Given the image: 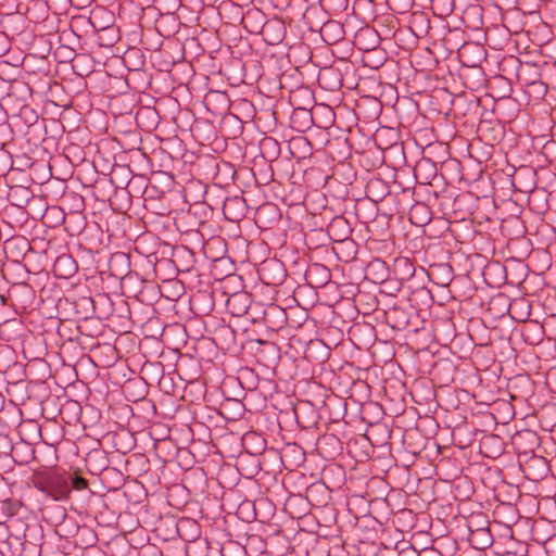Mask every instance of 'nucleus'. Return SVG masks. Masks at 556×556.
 I'll use <instances>...</instances> for the list:
<instances>
[{"label": "nucleus", "mask_w": 556, "mask_h": 556, "mask_svg": "<svg viewBox=\"0 0 556 556\" xmlns=\"http://www.w3.org/2000/svg\"><path fill=\"white\" fill-rule=\"evenodd\" d=\"M330 26H333V27H340V26H339V25H337V24H328V25H326V27H330Z\"/></svg>", "instance_id": "obj_5"}, {"label": "nucleus", "mask_w": 556, "mask_h": 556, "mask_svg": "<svg viewBox=\"0 0 556 556\" xmlns=\"http://www.w3.org/2000/svg\"><path fill=\"white\" fill-rule=\"evenodd\" d=\"M340 226H346V220L341 217H336V218H333V220L330 225V229L334 230L337 227H340Z\"/></svg>", "instance_id": "obj_4"}, {"label": "nucleus", "mask_w": 556, "mask_h": 556, "mask_svg": "<svg viewBox=\"0 0 556 556\" xmlns=\"http://www.w3.org/2000/svg\"><path fill=\"white\" fill-rule=\"evenodd\" d=\"M60 265H70V275L75 271L74 261L67 255L58 257L55 262V268Z\"/></svg>", "instance_id": "obj_3"}, {"label": "nucleus", "mask_w": 556, "mask_h": 556, "mask_svg": "<svg viewBox=\"0 0 556 556\" xmlns=\"http://www.w3.org/2000/svg\"><path fill=\"white\" fill-rule=\"evenodd\" d=\"M33 485L53 501H66L71 495L70 478L54 470L36 471Z\"/></svg>", "instance_id": "obj_1"}, {"label": "nucleus", "mask_w": 556, "mask_h": 556, "mask_svg": "<svg viewBox=\"0 0 556 556\" xmlns=\"http://www.w3.org/2000/svg\"><path fill=\"white\" fill-rule=\"evenodd\" d=\"M72 486L77 491H83L88 488V481L80 477V476H74L71 478Z\"/></svg>", "instance_id": "obj_2"}]
</instances>
